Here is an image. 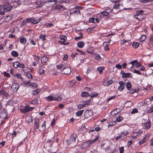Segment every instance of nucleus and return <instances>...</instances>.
Wrapping results in <instances>:
<instances>
[{
	"label": "nucleus",
	"instance_id": "59",
	"mask_svg": "<svg viewBox=\"0 0 153 153\" xmlns=\"http://www.w3.org/2000/svg\"><path fill=\"white\" fill-rule=\"evenodd\" d=\"M152 112H153V106L147 110V112L149 113H151Z\"/></svg>",
	"mask_w": 153,
	"mask_h": 153
},
{
	"label": "nucleus",
	"instance_id": "37",
	"mask_svg": "<svg viewBox=\"0 0 153 153\" xmlns=\"http://www.w3.org/2000/svg\"><path fill=\"white\" fill-rule=\"evenodd\" d=\"M16 77L20 79H23V78L22 77L21 75L20 74H13Z\"/></svg>",
	"mask_w": 153,
	"mask_h": 153
},
{
	"label": "nucleus",
	"instance_id": "60",
	"mask_svg": "<svg viewBox=\"0 0 153 153\" xmlns=\"http://www.w3.org/2000/svg\"><path fill=\"white\" fill-rule=\"evenodd\" d=\"M3 74L6 77H9L10 76V74L9 73H7L5 72H4Z\"/></svg>",
	"mask_w": 153,
	"mask_h": 153
},
{
	"label": "nucleus",
	"instance_id": "4",
	"mask_svg": "<svg viewBox=\"0 0 153 153\" xmlns=\"http://www.w3.org/2000/svg\"><path fill=\"white\" fill-rule=\"evenodd\" d=\"M61 72L63 74H69L71 73V70L69 67H66L63 68Z\"/></svg>",
	"mask_w": 153,
	"mask_h": 153
},
{
	"label": "nucleus",
	"instance_id": "47",
	"mask_svg": "<svg viewBox=\"0 0 153 153\" xmlns=\"http://www.w3.org/2000/svg\"><path fill=\"white\" fill-rule=\"evenodd\" d=\"M135 62H136V60H134L129 62V64H131L132 65V66L131 68H132L134 66V65Z\"/></svg>",
	"mask_w": 153,
	"mask_h": 153
},
{
	"label": "nucleus",
	"instance_id": "20",
	"mask_svg": "<svg viewBox=\"0 0 153 153\" xmlns=\"http://www.w3.org/2000/svg\"><path fill=\"white\" fill-rule=\"evenodd\" d=\"M131 74L130 73H122V77L123 78L128 77L130 76Z\"/></svg>",
	"mask_w": 153,
	"mask_h": 153
},
{
	"label": "nucleus",
	"instance_id": "27",
	"mask_svg": "<svg viewBox=\"0 0 153 153\" xmlns=\"http://www.w3.org/2000/svg\"><path fill=\"white\" fill-rule=\"evenodd\" d=\"M146 38V35H142L141 37L140 38L139 40L141 42L144 41Z\"/></svg>",
	"mask_w": 153,
	"mask_h": 153
},
{
	"label": "nucleus",
	"instance_id": "16",
	"mask_svg": "<svg viewBox=\"0 0 153 153\" xmlns=\"http://www.w3.org/2000/svg\"><path fill=\"white\" fill-rule=\"evenodd\" d=\"M5 7L3 5L0 6V15H3L4 14V8Z\"/></svg>",
	"mask_w": 153,
	"mask_h": 153
},
{
	"label": "nucleus",
	"instance_id": "50",
	"mask_svg": "<svg viewBox=\"0 0 153 153\" xmlns=\"http://www.w3.org/2000/svg\"><path fill=\"white\" fill-rule=\"evenodd\" d=\"M138 91V90H131L129 92V93H130V94H133L135 92H137Z\"/></svg>",
	"mask_w": 153,
	"mask_h": 153
},
{
	"label": "nucleus",
	"instance_id": "19",
	"mask_svg": "<svg viewBox=\"0 0 153 153\" xmlns=\"http://www.w3.org/2000/svg\"><path fill=\"white\" fill-rule=\"evenodd\" d=\"M46 125V122L44 121L42 124L41 127L39 129L40 131H43L45 130L46 128L45 126Z\"/></svg>",
	"mask_w": 153,
	"mask_h": 153
},
{
	"label": "nucleus",
	"instance_id": "28",
	"mask_svg": "<svg viewBox=\"0 0 153 153\" xmlns=\"http://www.w3.org/2000/svg\"><path fill=\"white\" fill-rule=\"evenodd\" d=\"M83 110L79 111L76 112V115L78 117L80 116L83 113Z\"/></svg>",
	"mask_w": 153,
	"mask_h": 153
},
{
	"label": "nucleus",
	"instance_id": "40",
	"mask_svg": "<svg viewBox=\"0 0 153 153\" xmlns=\"http://www.w3.org/2000/svg\"><path fill=\"white\" fill-rule=\"evenodd\" d=\"M117 122L115 121H111L110 122L108 125V126H114L116 125Z\"/></svg>",
	"mask_w": 153,
	"mask_h": 153
},
{
	"label": "nucleus",
	"instance_id": "11",
	"mask_svg": "<svg viewBox=\"0 0 153 153\" xmlns=\"http://www.w3.org/2000/svg\"><path fill=\"white\" fill-rule=\"evenodd\" d=\"M44 2L41 0H38L35 2V4L37 5V7H42L43 5Z\"/></svg>",
	"mask_w": 153,
	"mask_h": 153
},
{
	"label": "nucleus",
	"instance_id": "45",
	"mask_svg": "<svg viewBox=\"0 0 153 153\" xmlns=\"http://www.w3.org/2000/svg\"><path fill=\"white\" fill-rule=\"evenodd\" d=\"M138 110L136 108H134L131 111V113L132 114H134L135 113L138 112Z\"/></svg>",
	"mask_w": 153,
	"mask_h": 153
},
{
	"label": "nucleus",
	"instance_id": "15",
	"mask_svg": "<svg viewBox=\"0 0 153 153\" xmlns=\"http://www.w3.org/2000/svg\"><path fill=\"white\" fill-rule=\"evenodd\" d=\"M41 61L42 63H44L45 64L48 61V58L47 57L44 56L41 58Z\"/></svg>",
	"mask_w": 153,
	"mask_h": 153
},
{
	"label": "nucleus",
	"instance_id": "14",
	"mask_svg": "<svg viewBox=\"0 0 153 153\" xmlns=\"http://www.w3.org/2000/svg\"><path fill=\"white\" fill-rule=\"evenodd\" d=\"M20 111L23 113H26L29 111L28 106H26L24 108L20 109Z\"/></svg>",
	"mask_w": 153,
	"mask_h": 153
},
{
	"label": "nucleus",
	"instance_id": "55",
	"mask_svg": "<svg viewBox=\"0 0 153 153\" xmlns=\"http://www.w3.org/2000/svg\"><path fill=\"white\" fill-rule=\"evenodd\" d=\"M124 148L122 146L120 147L119 149V150L120 151V153H123L124 151Z\"/></svg>",
	"mask_w": 153,
	"mask_h": 153
},
{
	"label": "nucleus",
	"instance_id": "42",
	"mask_svg": "<svg viewBox=\"0 0 153 153\" xmlns=\"http://www.w3.org/2000/svg\"><path fill=\"white\" fill-rule=\"evenodd\" d=\"M83 102L86 104V105H90L92 104V103L90 102L89 100H86L85 101H83Z\"/></svg>",
	"mask_w": 153,
	"mask_h": 153
},
{
	"label": "nucleus",
	"instance_id": "53",
	"mask_svg": "<svg viewBox=\"0 0 153 153\" xmlns=\"http://www.w3.org/2000/svg\"><path fill=\"white\" fill-rule=\"evenodd\" d=\"M77 12L80 14V12L78 8H77V7L76 8V10H74V11L73 12V11L71 12V13H76Z\"/></svg>",
	"mask_w": 153,
	"mask_h": 153
},
{
	"label": "nucleus",
	"instance_id": "43",
	"mask_svg": "<svg viewBox=\"0 0 153 153\" xmlns=\"http://www.w3.org/2000/svg\"><path fill=\"white\" fill-rule=\"evenodd\" d=\"M57 1V0H48L45 1V3H50L51 2L54 1L55 2V3L53 4V5H54L56 2ZM52 5H53V4H52Z\"/></svg>",
	"mask_w": 153,
	"mask_h": 153
},
{
	"label": "nucleus",
	"instance_id": "38",
	"mask_svg": "<svg viewBox=\"0 0 153 153\" xmlns=\"http://www.w3.org/2000/svg\"><path fill=\"white\" fill-rule=\"evenodd\" d=\"M113 82V80H109L107 81V82L106 84V86H108L109 85L111 84Z\"/></svg>",
	"mask_w": 153,
	"mask_h": 153
},
{
	"label": "nucleus",
	"instance_id": "32",
	"mask_svg": "<svg viewBox=\"0 0 153 153\" xmlns=\"http://www.w3.org/2000/svg\"><path fill=\"white\" fill-rule=\"evenodd\" d=\"M104 67H99L97 68V70L99 72L100 74H102V71L104 70Z\"/></svg>",
	"mask_w": 153,
	"mask_h": 153
},
{
	"label": "nucleus",
	"instance_id": "36",
	"mask_svg": "<svg viewBox=\"0 0 153 153\" xmlns=\"http://www.w3.org/2000/svg\"><path fill=\"white\" fill-rule=\"evenodd\" d=\"M136 62H135L134 65L137 68H138L141 66V64L139 62H138L137 60H135Z\"/></svg>",
	"mask_w": 153,
	"mask_h": 153
},
{
	"label": "nucleus",
	"instance_id": "54",
	"mask_svg": "<svg viewBox=\"0 0 153 153\" xmlns=\"http://www.w3.org/2000/svg\"><path fill=\"white\" fill-rule=\"evenodd\" d=\"M142 132H139V131H138L137 132V136H134L133 137H132V138H134V139H135L136 138H137V136H139L140 135V134L142 133Z\"/></svg>",
	"mask_w": 153,
	"mask_h": 153
},
{
	"label": "nucleus",
	"instance_id": "25",
	"mask_svg": "<svg viewBox=\"0 0 153 153\" xmlns=\"http://www.w3.org/2000/svg\"><path fill=\"white\" fill-rule=\"evenodd\" d=\"M11 54L14 57H16L18 56L19 54L17 51H13L11 52Z\"/></svg>",
	"mask_w": 153,
	"mask_h": 153
},
{
	"label": "nucleus",
	"instance_id": "56",
	"mask_svg": "<svg viewBox=\"0 0 153 153\" xmlns=\"http://www.w3.org/2000/svg\"><path fill=\"white\" fill-rule=\"evenodd\" d=\"M133 73H134L137 74H138L139 75H141V73L139 72V71L138 70H134L133 71Z\"/></svg>",
	"mask_w": 153,
	"mask_h": 153
},
{
	"label": "nucleus",
	"instance_id": "33",
	"mask_svg": "<svg viewBox=\"0 0 153 153\" xmlns=\"http://www.w3.org/2000/svg\"><path fill=\"white\" fill-rule=\"evenodd\" d=\"M100 15H102V17H103L105 16H108L109 15V13L106 11H104L101 12Z\"/></svg>",
	"mask_w": 153,
	"mask_h": 153
},
{
	"label": "nucleus",
	"instance_id": "30",
	"mask_svg": "<svg viewBox=\"0 0 153 153\" xmlns=\"http://www.w3.org/2000/svg\"><path fill=\"white\" fill-rule=\"evenodd\" d=\"M19 62H16L13 63V67L15 68H17L19 67Z\"/></svg>",
	"mask_w": 153,
	"mask_h": 153
},
{
	"label": "nucleus",
	"instance_id": "18",
	"mask_svg": "<svg viewBox=\"0 0 153 153\" xmlns=\"http://www.w3.org/2000/svg\"><path fill=\"white\" fill-rule=\"evenodd\" d=\"M103 46L104 47V50L105 51H108L109 50V48L108 47L109 44L107 42H104L103 44Z\"/></svg>",
	"mask_w": 153,
	"mask_h": 153
},
{
	"label": "nucleus",
	"instance_id": "21",
	"mask_svg": "<svg viewBox=\"0 0 153 153\" xmlns=\"http://www.w3.org/2000/svg\"><path fill=\"white\" fill-rule=\"evenodd\" d=\"M148 139L147 136H145L142 140V141H141L139 142V144L141 145L143 143L146 142L147 141Z\"/></svg>",
	"mask_w": 153,
	"mask_h": 153
},
{
	"label": "nucleus",
	"instance_id": "49",
	"mask_svg": "<svg viewBox=\"0 0 153 153\" xmlns=\"http://www.w3.org/2000/svg\"><path fill=\"white\" fill-rule=\"evenodd\" d=\"M98 95V94H97L96 93H94L93 94H91L90 96L91 97H96Z\"/></svg>",
	"mask_w": 153,
	"mask_h": 153
},
{
	"label": "nucleus",
	"instance_id": "1",
	"mask_svg": "<svg viewBox=\"0 0 153 153\" xmlns=\"http://www.w3.org/2000/svg\"><path fill=\"white\" fill-rule=\"evenodd\" d=\"M45 98L46 100L48 102L53 100L60 101L61 100V98L59 95H56L55 96L54 94H53L46 97Z\"/></svg>",
	"mask_w": 153,
	"mask_h": 153
},
{
	"label": "nucleus",
	"instance_id": "7",
	"mask_svg": "<svg viewBox=\"0 0 153 153\" xmlns=\"http://www.w3.org/2000/svg\"><path fill=\"white\" fill-rule=\"evenodd\" d=\"M9 96V95L7 92L4 91H0V98H4L5 97L7 98Z\"/></svg>",
	"mask_w": 153,
	"mask_h": 153
},
{
	"label": "nucleus",
	"instance_id": "17",
	"mask_svg": "<svg viewBox=\"0 0 153 153\" xmlns=\"http://www.w3.org/2000/svg\"><path fill=\"white\" fill-rule=\"evenodd\" d=\"M77 46L80 48L83 47L85 44L82 41H79L77 43Z\"/></svg>",
	"mask_w": 153,
	"mask_h": 153
},
{
	"label": "nucleus",
	"instance_id": "34",
	"mask_svg": "<svg viewBox=\"0 0 153 153\" xmlns=\"http://www.w3.org/2000/svg\"><path fill=\"white\" fill-rule=\"evenodd\" d=\"M40 92V90L38 89L35 90L33 91V94L34 95H36L39 93Z\"/></svg>",
	"mask_w": 153,
	"mask_h": 153
},
{
	"label": "nucleus",
	"instance_id": "58",
	"mask_svg": "<svg viewBox=\"0 0 153 153\" xmlns=\"http://www.w3.org/2000/svg\"><path fill=\"white\" fill-rule=\"evenodd\" d=\"M119 7V4H115L113 6V8L115 9H118Z\"/></svg>",
	"mask_w": 153,
	"mask_h": 153
},
{
	"label": "nucleus",
	"instance_id": "48",
	"mask_svg": "<svg viewBox=\"0 0 153 153\" xmlns=\"http://www.w3.org/2000/svg\"><path fill=\"white\" fill-rule=\"evenodd\" d=\"M27 75L28 77L30 79H32L33 78L32 75L30 73H27Z\"/></svg>",
	"mask_w": 153,
	"mask_h": 153
},
{
	"label": "nucleus",
	"instance_id": "44",
	"mask_svg": "<svg viewBox=\"0 0 153 153\" xmlns=\"http://www.w3.org/2000/svg\"><path fill=\"white\" fill-rule=\"evenodd\" d=\"M39 38L43 41H45L46 39V36L45 35L41 34L40 35Z\"/></svg>",
	"mask_w": 153,
	"mask_h": 153
},
{
	"label": "nucleus",
	"instance_id": "10",
	"mask_svg": "<svg viewBox=\"0 0 153 153\" xmlns=\"http://www.w3.org/2000/svg\"><path fill=\"white\" fill-rule=\"evenodd\" d=\"M76 137L75 136H73L71 135L70 139L69 140L68 142V144H70L74 143L75 142Z\"/></svg>",
	"mask_w": 153,
	"mask_h": 153
},
{
	"label": "nucleus",
	"instance_id": "5",
	"mask_svg": "<svg viewBox=\"0 0 153 153\" xmlns=\"http://www.w3.org/2000/svg\"><path fill=\"white\" fill-rule=\"evenodd\" d=\"M19 87V85L16 83H13L12 85L11 88L13 90V92L17 91Z\"/></svg>",
	"mask_w": 153,
	"mask_h": 153
},
{
	"label": "nucleus",
	"instance_id": "52",
	"mask_svg": "<svg viewBox=\"0 0 153 153\" xmlns=\"http://www.w3.org/2000/svg\"><path fill=\"white\" fill-rule=\"evenodd\" d=\"M63 65L62 64H60L56 66L57 68L59 70H61L63 67Z\"/></svg>",
	"mask_w": 153,
	"mask_h": 153
},
{
	"label": "nucleus",
	"instance_id": "6",
	"mask_svg": "<svg viewBox=\"0 0 153 153\" xmlns=\"http://www.w3.org/2000/svg\"><path fill=\"white\" fill-rule=\"evenodd\" d=\"M7 114L6 111L5 110L2 111L0 114L1 118L2 119H7Z\"/></svg>",
	"mask_w": 153,
	"mask_h": 153
},
{
	"label": "nucleus",
	"instance_id": "22",
	"mask_svg": "<svg viewBox=\"0 0 153 153\" xmlns=\"http://www.w3.org/2000/svg\"><path fill=\"white\" fill-rule=\"evenodd\" d=\"M20 41L21 43L24 44L26 42V40L24 37H22L20 39Z\"/></svg>",
	"mask_w": 153,
	"mask_h": 153
},
{
	"label": "nucleus",
	"instance_id": "61",
	"mask_svg": "<svg viewBox=\"0 0 153 153\" xmlns=\"http://www.w3.org/2000/svg\"><path fill=\"white\" fill-rule=\"evenodd\" d=\"M122 137V136H121V135H120L118 136H117V137L115 138V140L117 141L118 140H119L121 139Z\"/></svg>",
	"mask_w": 153,
	"mask_h": 153
},
{
	"label": "nucleus",
	"instance_id": "64",
	"mask_svg": "<svg viewBox=\"0 0 153 153\" xmlns=\"http://www.w3.org/2000/svg\"><path fill=\"white\" fill-rule=\"evenodd\" d=\"M68 58V56L67 54H65L64 56V57L63 59V60H66Z\"/></svg>",
	"mask_w": 153,
	"mask_h": 153
},
{
	"label": "nucleus",
	"instance_id": "24",
	"mask_svg": "<svg viewBox=\"0 0 153 153\" xmlns=\"http://www.w3.org/2000/svg\"><path fill=\"white\" fill-rule=\"evenodd\" d=\"M140 45V44L138 42H135L132 44V46L133 47L135 48H137Z\"/></svg>",
	"mask_w": 153,
	"mask_h": 153
},
{
	"label": "nucleus",
	"instance_id": "12",
	"mask_svg": "<svg viewBox=\"0 0 153 153\" xmlns=\"http://www.w3.org/2000/svg\"><path fill=\"white\" fill-rule=\"evenodd\" d=\"M151 123L150 121H148L146 123H144L145 127L146 129H148L151 127Z\"/></svg>",
	"mask_w": 153,
	"mask_h": 153
},
{
	"label": "nucleus",
	"instance_id": "63",
	"mask_svg": "<svg viewBox=\"0 0 153 153\" xmlns=\"http://www.w3.org/2000/svg\"><path fill=\"white\" fill-rule=\"evenodd\" d=\"M80 35H81V36H79V37H76L75 38V40H77L78 39H80L81 38H82V33H80Z\"/></svg>",
	"mask_w": 153,
	"mask_h": 153
},
{
	"label": "nucleus",
	"instance_id": "39",
	"mask_svg": "<svg viewBox=\"0 0 153 153\" xmlns=\"http://www.w3.org/2000/svg\"><path fill=\"white\" fill-rule=\"evenodd\" d=\"M44 73L45 71L42 68H41L39 71V74L40 75L44 74Z\"/></svg>",
	"mask_w": 153,
	"mask_h": 153
},
{
	"label": "nucleus",
	"instance_id": "35",
	"mask_svg": "<svg viewBox=\"0 0 153 153\" xmlns=\"http://www.w3.org/2000/svg\"><path fill=\"white\" fill-rule=\"evenodd\" d=\"M59 38L61 40H64V42H65V40L67 39L66 37L63 35H60L59 36Z\"/></svg>",
	"mask_w": 153,
	"mask_h": 153
},
{
	"label": "nucleus",
	"instance_id": "46",
	"mask_svg": "<svg viewBox=\"0 0 153 153\" xmlns=\"http://www.w3.org/2000/svg\"><path fill=\"white\" fill-rule=\"evenodd\" d=\"M125 88V85H121L118 88V90L120 91H121L123 90V89Z\"/></svg>",
	"mask_w": 153,
	"mask_h": 153
},
{
	"label": "nucleus",
	"instance_id": "23",
	"mask_svg": "<svg viewBox=\"0 0 153 153\" xmlns=\"http://www.w3.org/2000/svg\"><path fill=\"white\" fill-rule=\"evenodd\" d=\"M128 134V131L126 130H124L123 131H121V135L122 137L126 136Z\"/></svg>",
	"mask_w": 153,
	"mask_h": 153
},
{
	"label": "nucleus",
	"instance_id": "51",
	"mask_svg": "<svg viewBox=\"0 0 153 153\" xmlns=\"http://www.w3.org/2000/svg\"><path fill=\"white\" fill-rule=\"evenodd\" d=\"M115 67L116 68L119 69H121L122 68V66L119 64H117L115 66Z\"/></svg>",
	"mask_w": 153,
	"mask_h": 153
},
{
	"label": "nucleus",
	"instance_id": "41",
	"mask_svg": "<svg viewBox=\"0 0 153 153\" xmlns=\"http://www.w3.org/2000/svg\"><path fill=\"white\" fill-rule=\"evenodd\" d=\"M123 120V117L122 116H120L117 117L116 119V122H119Z\"/></svg>",
	"mask_w": 153,
	"mask_h": 153
},
{
	"label": "nucleus",
	"instance_id": "2",
	"mask_svg": "<svg viewBox=\"0 0 153 153\" xmlns=\"http://www.w3.org/2000/svg\"><path fill=\"white\" fill-rule=\"evenodd\" d=\"M99 136H97L96 138L94 140H90L83 143V145H86V147L88 146L90 144L93 143L95 142L99 138Z\"/></svg>",
	"mask_w": 153,
	"mask_h": 153
},
{
	"label": "nucleus",
	"instance_id": "9",
	"mask_svg": "<svg viewBox=\"0 0 153 153\" xmlns=\"http://www.w3.org/2000/svg\"><path fill=\"white\" fill-rule=\"evenodd\" d=\"M5 7L4 8V11L7 12L10 11L12 9V7L9 4L7 3L4 6Z\"/></svg>",
	"mask_w": 153,
	"mask_h": 153
},
{
	"label": "nucleus",
	"instance_id": "57",
	"mask_svg": "<svg viewBox=\"0 0 153 153\" xmlns=\"http://www.w3.org/2000/svg\"><path fill=\"white\" fill-rule=\"evenodd\" d=\"M30 83V80L25 81L24 82V85L25 86H26L27 85L29 84Z\"/></svg>",
	"mask_w": 153,
	"mask_h": 153
},
{
	"label": "nucleus",
	"instance_id": "29",
	"mask_svg": "<svg viewBox=\"0 0 153 153\" xmlns=\"http://www.w3.org/2000/svg\"><path fill=\"white\" fill-rule=\"evenodd\" d=\"M28 19H26L23 20L21 22V24H20V26L21 27H22L26 23L28 22Z\"/></svg>",
	"mask_w": 153,
	"mask_h": 153
},
{
	"label": "nucleus",
	"instance_id": "3",
	"mask_svg": "<svg viewBox=\"0 0 153 153\" xmlns=\"http://www.w3.org/2000/svg\"><path fill=\"white\" fill-rule=\"evenodd\" d=\"M93 113L92 110H88L84 113V116L85 118H88L91 117L93 114Z\"/></svg>",
	"mask_w": 153,
	"mask_h": 153
},
{
	"label": "nucleus",
	"instance_id": "62",
	"mask_svg": "<svg viewBox=\"0 0 153 153\" xmlns=\"http://www.w3.org/2000/svg\"><path fill=\"white\" fill-rule=\"evenodd\" d=\"M95 58L97 60H100L101 59L100 56L98 55H97L95 56Z\"/></svg>",
	"mask_w": 153,
	"mask_h": 153
},
{
	"label": "nucleus",
	"instance_id": "8",
	"mask_svg": "<svg viewBox=\"0 0 153 153\" xmlns=\"http://www.w3.org/2000/svg\"><path fill=\"white\" fill-rule=\"evenodd\" d=\"M28 22H29L32 23L33 24H36L38 23L41 20V19H39L37 20L35 19V18H32V19L30 18H28Z\"/></svg>",
	"mask_w": 153,
	"mask_h": 153
},
{
	"label": "nucleus",
	"instance_id": "26",
	"mask_svg": "<svg viewBox=\"0 0 153 153\" xmlns=\"http://www.w3.org/2000/svg\"><path fill=\"white\" fill-rule=\"evenodd\" d=\"M126 87L127 89L129 90L131 88V85L130 82H126Z\"/></svg>",
	"mask_w": 153,
	"mask_h": 153
},
{
	"label": "nucleus",
	"instance_id": "13",
	"mask_svg": "<svg viewBox=\"0 0 153 153\" xmlns=\"http://www.w3.org/2000/svg\"><path fill=\"white\" fill-rule=\"evenodd\" d=\"M39 120L38 119L35 120L34 121V128L36 129H38L39 128Z\"/></svg>",
	"mask_w": 153,
	"mask_h": 153
},
{
	"label": "nucleus",
	"instance_id": "31",
	"mask_svg": "<svg viewBox=\"0 0 153 153\" xmlns=\"http://www.w3.org/2000/svg\"><path fill=\"white\" fill-rule=\"evenodd\" d=\"M81 96L83 97H85L88 96H89V94L88 92L86 91H84L83 92L81 93Z\"/></svg>",
	"mask_w": 153,
	"mask_h": 153
}]
</instances>
